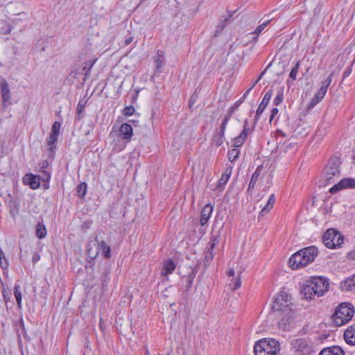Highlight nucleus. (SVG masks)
<instances>
[{
    "label": "nucleus",
    "mask_w": 355,
    "mask_h": 355,
    "mask_svg": "<svg viewBox=\"0 0 355 355\" xmlns=\"http://www.w3.org/2000/svg\"><path fill=\"white\" fill-rule=\"evenodd\" d=\"M344 338L347 344L355 345V324L350 326L345 330Z\"/></svg>",
    "instance_id": "20"
},
{
    "label": "nucleus",
    "mask_w": 355,
    "mask_h": 355,
    "mask_svg": "<svg viewBox=\"0 0 355 355\" xmlns=\"http://www.w3.org/2000/svg\"><path fill=\"white\" fill-rule=\"evenodd\" d=\"M319 355H345V352L340 347L333 345L322 349Z\"/></svg>",
    "instance_id": "16"
},
{
    "label": "nucleus",
    "mask_w": 355,
    "mask_h": 355,
    "mask_svg": "<svg viewBox=\"0 0 355 355\" xmlns=\"http://www.w3.org/2000/svg\"><path fill=\"white\" fill-rule=\"evenodd\" d=\"M234 112V109L232 107L227 114H226L222 121V123L220 127V130H217L218 132L225 134V131L226 129L227 124L228 123L230 119H231V116Z\"/></svg>",
    "instance_id": "27"
},
{
    "label": "nucleus",
    "mask_w": 355,
    "mask_h": 355,
    "mask_svg": "<svg viewBox=\"0 0 355 355\" xmlns=\"http://www.w3.org/2000/svg\"><path fill=\"white\" fill-rule=\"evenodd\" d=\"M349 73V72H347V71H345V76H348Z\"/></svg>",
    "instance_id": "56"
},
{
    "label": "nucleus",
    "mask_w": 355,
    "mask_h": 355,
    "mask_svg": "<svg viewBox=\"0 0 355 355\" xmlns=\"http://www.w3.org/2000/svg\"><path fill=\"white\" fill-rule=\"evenodd\" d=\"M265 174H266V171H265V169H264V167L263 166V165L259 166L256 168L255 171L254 172V173L252 175L251 180H250L249 185H248V190L250 191L251 189H253L254 188L257 182L259 180L262 179L263 178V176L265 175Z\"/></svg>",
    "instance_id": "10"
},
{
    "label": "nucleus",
    "mask_w": 355,
    "mask_h": 355,
    "mask_svg": "<svg viewBox=\"0 0 355 355\" xmlns=\"http://www.w3.org/2000/svg\"><path fill=\"white\" fill-rule=\"evenodd\" d=\"M263 74V72L259 76L258 80H256V82L254 83V85L250 87L249 88L245 93L242 96V98H245L247 95H248V94L250 93V90L253 88V87L254 86V85L261 79V78L262 77Z\"/></svg>",
    "instance_id": "44"
},
{
    "label": "nucleus",
    "mask_w": 355,
    "mask_h": 355,
    "mask_svg": "<svg viewBox=\"0 0 355 355\" xmlns=\"http://www.w3.org/2000/svg\"><path fill=\"white\" fill-rule=\"evenodd\" d=\"M250 133V128L247 126V121H245L242 132L233 139V146L236 148L241 146Z\"/></svg>",
    "instance_id": "11"
},
{
    "label": "nucleus",
    "mask_w": 355,
    "mask_h": 355,
    "mask_svg": "<svg viewBox=\"0 0 355 355\" xmlns=\"http://www.w3.org/2000/svg\"><path fill=\"white\" fill-rule=\"evenodd\" d=\"M318 254L316 247H306L293 254L288 260V263L293 270L299 269L313 262Z\"/></svg>",
    "instance_id": "2"
},
{
    "label": "nucleus",
    "mask_w": 355,
    "mask_h": 355,
    "mask_svg": "<svg viewBox=\"0 0 355 355\" xmlns=\"http://www.w3.org/2000/svg\"><path fill=\"white\" fill-rule=\"evenodd\" d=\"M318 91L325 95L327 92V89L325 87H320Z\"/></svg>",
    "instance_id": "51"
},
{
    "label": "nucleus",
    "mask_w": 355,
    "mask_h": 355,
    "mask_svg": "<svg viewBox=\"0 0 355 355\" xmlns=\"http://www.w3.org/2000/svg\"><path fill=\"white\" fill-rule=\"evenodd\" d=\"M240 150L238 148L234 147V148L228 151V159L232 162L237 159L239 157Z\"/></svg>",
    "instance_id": "31"
},
{
    "label": "nucleus",
    "mask_w": 355,
    "mask_h": 355,
    "mask_svg": "<svg viewBox=\"0 0 355 355\" xmlns=\"http://www.w3.org/2000/svg\"><path fill=\"white\" fill-rule=\"evenodd\" d=\"M24 182L28 184L31 189H36L40 187V182L37 176L26 175L23 180Z\"/></svg>",
    "instance_id": "22"
},
{
    "label": "nucleus",
    "mask_w": 355,
    "mask_h": 355,
    "mask_svg": "<svg viewBox=\"0 0 355 355\" xmlns=\"http://www.w3.org/2000/svg\"><path fill=\"white\" fill-rule=\"evenodd\" d=\"M120 136L125 140V142H128L133 135V130L132 126L128 123H123L119 128Z\"/></svg>",
    "instance_id": "14"
},
{
    "label": "nucleus",
    "mask_w": 355,
    "mask_h": 355,
    "mask_svg": "<svg viewBox=\"0 0 355 355\" xmlns=\"http://www.w3.org/2000/svg\"><path fill=\"white\" fill-rule=\"evenodd\" d=\"M275 202V194H271L267 201L266 205L262 208L260 214H263V213L269 212L273 207V205Z\"/></svg>",
    "instance_id": "26"
},
{
    "label": "nucleus",
    "mask_w": 355,
    "mask_h": 355,
    "mask_svg": "<svg viewBox=\"0 0 355 355\" xmlns=\"http://www.w3.org/2000/svg\"><path fill=\"white\" fill-rule=\"evenodd\" d=\"M318 297L322 296L329 289V280L323 277H313L309 280Z\"/></svg>",
    "instance_id": "8"
},
{
    "label": "nucleus",
    "mask_w": 355,
    "mask_h": 355,
    "mask_svg": "<svg viewBox=\"0 0 355 355\" xmlns=\"http://www.w3.org/2000/svg\"><path fill=\"white\" fill-rule=\"evenodd\" d=\"M109 275V272L105 273V277H107Z\"/></svg>",
    "instance_id": "57"
},
{
    "label": "nucleus",
    "mask_w": 355,
    "mask_h": 355,
    "mask_svg": "<svg viewBox=\"0 0 355 355\" xmlns=\"http://www.w3.org/2000/svg\"><path fill=\"white\" fill-rule=\"evenodd\" d=\"M291 345L297 355H309L315 351L313 343L306 338H294L291 341Z\"/></svg>",
    "instance_id": "6"
},
{
    "label": "nucleus",
    "mask_w": 355,
    "mask_h": 355,
    "mask_svg": "<svg viewBox=\"0 0 355 355\" xmlns=\"http://www.w3.org/2000/svg\"><path fill=\"white\" fill-rule=\"evenodd\" d=\"M8 261L6 258L4 252L2 249L0 248V266L2 269H7L8 267Z\"/></svg>",
    "instance_id": "35"
},
{
    "label": "nucleus",
    "mask_w": 355,
    "mask_h": 355,
    "mask_svg": "<svg viewBox=\"0 0 355 355\" xmlns=\"http://www.w3.org/2000/svg\"><path fill=\"white\" fill-rule=\"evenodd\" d=\"M155 70L157 72H162V69L165 63V55L164 51L158 50L154 57Z\"/></svg>",
    "instance_id": "15"
},
{
    "label": "nucleus",
    "mask_w": 355,
    "mask_h": 355,
    "mask_svg": "<svg viewBox=\"0 0 355 355\" xmlns=\"http://www.w3.org/2000/svg\"><path fill=\"white\" fill-rule=\"evenodd\" d=\"M58 137V135L50 133V135L49 136V137L46 139L47 144L49 146V150L51 151H53L55 148V144L57 141Z\"/></svg>",
    "instance_id": "28"
},
{
    "label": "nucleus",
    "mask_w": 355,
    "mask_h": 355,
    "mask_svg": "<svg viewBox=\"0 0 355 355\" xmlns=\"http://www.w3.org/2000/svg\"><path fill=\"white\" fill-rule=\"evenodd\" d=\"M146 355H148V350L146 351Z\"/></svg>",
    "instance_id": "58"
},
{
    "label": "nucleus",
    "mask_w": 355,
    "mask_h": 355,
    "mask_svg": "<svg viewBox=\"0 0 355 355\" xmlns=\"http://www.w3.org/2000/svg\"><path fill=\"white\" fill-rule=\"evenodd\" d=\"M213 258H214L213 250L208 248V250L206 252L205 257V260H204L205 265V266L209 265L210 263L211 262Z\"/></svg>",
    "instance_id": "36"
},
{
    "label": "nucleus",
    "mask_w": 355,
    "mask_h": 355,
    "mask_svg": "<svg viewBox=\"0 0 355 355\" xmlns=\"http://www.w3.org/2000/svg\"><path fill=\"white\" fill-rule=\"evenodd\" d=\"M279 343L274 338H263L255 343L254 355H279Z\"/></svg>",
    "instance_id": "3"
},
{
    "label": "nucleus",
    "mask_w": 355,
    "mask_h": 355,
    "mask_svg": "<svg viewBox=\"0 0 355 355\" xmlns=\"http://www.w3.org/2000/svg\"><path fill=\"white\" fill-rule=\"evenodd\" d=\"M279 110L277 108L275 107L271 111V114H270V121L271 122L274 118L275 117V116L277 114Z\"/></svg>",
    "instance_id": "45"
},
{
    "label": "nucleus",
    "mask_w": 355,
    "mask_h": 355,
    "mask_svg": "<svg viewBox=\"0 0 355 355\" xmlns=\"http://www.w3.org/2000/svg\"><path fill=\"white\" fill-rule=\"evenodd\" d=\"M272 96V90L269 89L264 95L261 103L259 104L255 115V119L258 120L259 116L263 113L266 107L268 104L271 97Z\"/></svg>",
    "instance_id": "13"
},
{
    "label": "nucleus",
    "mask_w": 355,
    "mask_h": 355,
    "mask_svg": "<svg viewBox=\"0 0 355 355\" xmlns=\"http://www.w3.org/2000/svg\"><path fill=\"white\" fill-rule=\"evenodd\" d=\"M324 94L318 91L313 97L320 102L324 97Z\"/></svg>",
    "instance_id": "46"
},
{
    "label": "nucleus",
    "mask_w": 355,
    "mask_h": 355,
    "mask_svg": "<svg viewBox=\"0 0 355 355\" xmlns=\"http://www.w3.org/2000/svg\"><path fill=\"white\" fill-rule=\"evenodd\" d=\"M241 285V281L240 277L233 278L229 283V286L232 290H236L239 288Z\"/></svg>",
    "instance_id": "34"
},
{
    "label": "nucleus",
    "mask_w": 355,
    "mask_h": 355,
    "mask_svg": "<svg viewBox=\"0 0 355 355\" xmlns=\"http://www.w3.org/2000/svg\"><path fill=\"white\" fill-rule=\"evenodd\" d=\"M301 293L306 300H311L315 295L314 288L309 280L304 283Z\"/></svg>",
    "instance_id": "19"
},
{
    "label": "nucleus",
    "mask_w": 355,
    "mask_h": 355,
    "mask_svg": "<svg viewBox=\"0 0 355 355\" xmlns=\"http://www.w3.org/2000/svg\"><path fill=\"white\" fill-rule=\"evenodd\" d=\"M272 307L275 311L282 313V318L279 322V327L288 330L295 315L291 296L286 291H280L275 297Z\"/></svg>",
    "instance_id": "1"
},
{
    "label": "nucleus",
    "mask_w": 355,
    "mask_h": 355,
    "mask_svg": "<svg viewBox=\"0 0 355 355\" xmlns=\"http://www.w3.org/2000/svg\"><path fill=\"white\" fill-rule=\"evenodd\" d=\"M44 178L45 179V181H49L50 180V175L46 172H44Z\"/></svg>",
    "instance_id": "53"
},
{
    "label": "nucleus",
    "mask_w": 355,
    "mask_h": 355,
    "mask_svg": "<svg viewBox=\"0 0 355 355\" xmlns=\"http://www.w3.org/2000/svg\"><path fill=\"white\" fill-rule=\"evenodd\" d=\"M175 268V263L171 259H168L164 261L161 273L163 276L166 277L168 275L173 273Z\"/></svg>",
    "instance_id": "23"
},
{
    "label": "nucleus",
    "mask_w": 355,
    "mask_h": 355,
    "mask_svg": "<svg viewBox=\"0 0 355 355\" xmlns=\"http://www.w3.org/2000/svg\"><path fill=\"white\" fill-rule=\"evenodd\" d=\"M60 127H61L60 123L55 121L52 125L51 133L58 135L59 132H60Z\"/></svg>",
    "instance_id": "41"
},
{
    "label": "nucleus",
    "mask_w": 355,
    "mask_h": 355,
    "mask_svg": "<svg viewBox=\"0 0 355 355\" xmlns=\"http://www.w3.org/2000/svg\"><path fill=\"white\" fill-rule=\"evenodd\" d=\"M344 238L334 229L327 230L323 235V243L328 248H336L343 243Z\"/></svg>",
    "instance_id": "7"
},
{
    "label": "nucleus",
    "mask_w": 355,
    "mask_h": 355,
    "mask_svg": "<svg viewBox=\"0 0 355 355\" xmlns=\"http://www.w3.org/2000/svg\"><path fill=\"white\" fill-rule=\"evenodd\" d=\"M213 211V207L210 204H207L201 211L200 223L201 225H205L209 219Z\"/></svg>",
    "instance_id": "18"
},
{
    "label": "nucleus",
    "mask_w": 355,
    "mask_h": 355,
    "mask_svg": "<svg viewBox=\"0 0 355 355\" xmlns=\"http://www.w3.org/2000/svg\"><path fill=\"white\" fill-rule=\"evenodd\" d=\"M232 173V166H230L226 168L224 173L221 175L220 180L218 182L217 189L223 190L224 186L228 182Z\"/></svg>",
    "instance_id": "21"
},
{
    "label": "nucleus",
    "mask_w": 355,
    "mask_h": 355,
    "mask_svg": "<svg viewBox=\"0 0 355 355\" xmlns=\"http://www.w3.org/2000/svg\"><path fill=\"white\" fill-rule=\"evenodd\" d=\"M333 73H331L327 78L322 80L321 83V87L328 89L332 81Z\"/></svg>",
    "instance_id": "40"
},
{
    "label": "nucleus",
    "mask_w": 355,
    "mask_h": 355,
    "mask_svg": "<svg viewBox=\"0 0 355 355\" xmlns=\"http://www.w3.org/2000/svg\"><path fill=\"white\" fill-rule=\"evenodd\" d=\"M98 252H101L107 259L110 257L111 249L105 241H101L98 243Z\"/></svg>",
    "instance_id": "25"
},
{
    "label": "nucleus",
    "mask_w": 355,
    "mask_h": 355,
    "mask_svg": "<svg viewBox=\"0 0 355 355\" xmlns=\"http://www.w3.org/2000/svg\"><path fill=\"white\" fill-rule=\"evenodd\" d=\"M36 235L39 239H43L46 236V230L44 224L37 223L36 226Z\"/></svg>",
    "instance_id": "29"
},
{
    "label": "nucleus",
    "mask_w": 355,
    "mask_h": 355,
    "mask_svg": "<svg viewBox=\"0 0 355 355\" xmlns=\"http://www.w3.org/2000/svg\"><path fill=\"white\" fill-rule=\"evenodd\" d=\"M227 274L229 277H232L234 275V270L233 269H230L227 271Z\"/></svg>",
    "instance_id": "52"
},
{
    "label": "nucleus",
    "mask_w": 355,
    "mask_h": 355,
    "mask_svg": "<svg viewBox=\"0 0 355 355\" xmlns=\"http://www.w3.org/2000/svg\"><path fill=\"white\" fill-rule=\"evenodd\" d=\"M220 243L219 237L218 235H213L211 236V241L209 242V249L211 250H214V249L216 248V246L218 245Z\"/></svg>",
    "instance_id": "38"
},
{
    "label": "nucleus",
    "mask_w": 355,
    "mask_h": 355,
    "mask_svg": "<svg viewBox=\"0 0 355 355\" xmlns=\"http://www.w3.org/2000/svg\"><path fill=\"white\" fill-rule=\"evenodd\" d=\"M14 296L16 299L17 306L19 308L21 307V293L20 291V286L19 285H15L14 288Z\"/></svg>",
    "instance_id": "32"
},
{
    "label": "nucleus",
    "mask_w": 355,
    "mask_h": 355,
    "mask_svg": "<svg viewBox=\"0 0 355 355\" xmlns=\"http://www.w3.org/2000/svg\"><path fill=\"white\" fill-rule=\"evenodd\" d=\"M0 89L2 96L3 105L6 106V103L10 99V89L6 80L0 76Z\"/></svg>",
    "instance_id": "12"
},
{
    "label": "nucleus",
    "mask_w": 355,
    "mask_h": 355,
    "mask_svg": "<svg viewBox=\"0 0 355 355\" xmlns=\"http://www.w3.org/2000/svg\"><path fill=\"white\" fill-rule=\"evenodd\" d=\"M135 112V108L133 106H127L123 110V114L125 116H131Z\"/></svg>",
    "instance_id": "42"
},
{
    "label": "nucleus",
    "mask_w": 355,
    "mask_h": 355,
    "mask_svg": "<svg viewBox=\"0 0 355 355\" xmlns=\"http://www.w3.org/2000/svg\"><path fill=\"white\" fill-rule=\"evenodd\" d=\"M354 314V307L350 303H342L336 309L334 321L337 326H341L349 322Z\"/></svg>",
    "instance_id": "5"
},
{
    "label": "nucleus",
    "mask_w": 355,
    "mask_h": 355,
    "mask_svg": "<svg viewBox=\"0 0 355 355\" xmlns=\"http://www.w3.org/2000/svg\"><path fill=\"white\" fill-rule=\"evenodd\" d=\"M84 110V106L79 102L77 106V111L78 114H80Z\"/></svg>",
    "instance_id": "48"
},
{
    "label": "nucleus",
    "mask_w": 355,
    "mask_h": 355,
    "mask_svg": "<svg viewBox=\"0 0 355 355\" xmlns=\"http://www.w3.org/2000/svg\"><path fill=\"white\" fill-rule=\"evenodd\" d=\"M284 99V89L282 88L277 91V95L273 101V103L275 105L281 104Z\"/></svg>",
    "instance_id": "33"
},
{
    "label": "nucleus",
    "mask_w": 355,
    "mask_h": 355,
    "mask_svg": "<svg viewBox=\"0 0 355 355\" xmlns=\"http://www.w3.org/2000/svg\"><path fill=\"white\" fill-rule=\"evenodd\" d=\"M318 103L319 101L313 97L307 105V110L309 111L312 110Z\"/></svg>",
    "instance_id": "43"
},
{
    "label": "nucleus",
    "mask_w": 355,
    "mask_h": 355,
    "mask_svg": "<svg viewBox=\"0 0 355 355\" xmlns=\"http://www.w3.org/2000/svg\"><path fill=\"white\" fill-rule=\"evenodd\" d=\"M300 67V61L298 60L297 62H296V63L295 64L294 67L292 68L289 73V78L286 81L288 85H291L293 82L296 80Z\"/></svg>",
    "instance_id": "24"
},
{
    "label": "nucleus",
    "mask_w": 355,
    "mask_h": 355,
    "mask_svg": "<svg viewBox=\"0 0 355 355\" xmlns=\"http://www.w3.org/2000/svg\"><path fill=\"white\" fill-rule=\"evenodd\" d=\"M40 255H39V254H34V255H33V261L34 263H35V262H37V261H39V260H40Z\"/></svg>",
    "instance_id": "50"
},
{
    "label": "nucleus",
    "mask_w": 355,
    "mask_h": 355,
    "mask_svg": "<svg viewBox=\"0 0 355 355\" xmlns=\"http://www.w3.org/2000/svg\"><path fill=\"white\" fill-rule=\"evenodd\" d=\"M271 19H268V21L263 22L259 26L257 27V28L253 32V34L259 35L264 28L268 26V24L270 22Z\"/></svg>",
    "instance_id": "37"
},
{
    "label": "nucleus",
    "mask_w": 355,
    "mask_h": 355,
    "mask_svg": "<svg viewBox=\"0 0 355 355\" xmlns=\"http://www.w3.org/2000/svg\"><path fill=\"white\" fill-rule=\"evenodd\" d=\"M340 288L344 291H355V274L342 282Z\"/></svg>",
    "instance_id": "17"
},
{
    "label": "nucleus",
    "mask_w": 355,
    "mask_h": 355,
    "mask_svg": "<svg viewBox=\"0 0 355 355\" xmlns=\"http://www.w3.org/2000/svg\"><path fill=\"white\" fill-rule=\"evenodd\" d=\"M133 41V37L132 36H130L128 37H127L125 40V45H128L130 44Z\"/></svg>",
    "instance_id": "49"
},
{
    "label": "nucleus",
    "mask_w": 355,
    "mask_h": 355,
    "mask_svg": "<svg viewBox=\"0 0 355 355\" xmlns=\"http://www.w3.org/2000/svg\"><path fill=\"white\" fill-rule=\"evenodd\" d=\"M340 162L338 157H334L330 158L322 173V180L325 184H333L340 178Z\"/></svg>",
    "instance_id": "4"
},
{
    "label": "nucleus",
    "mask_w": 355,
    "mask_h": 355,
    "mask_svg": "<svg viewBox=\"0 0 355 355\" xmlns=\"http://www.w3.org/2000/svg\"><path fill=\"white\" fill-rule=\"evenodd\" d=\"M346 188H355V180L352 178H344L341 180L338 184H334L330 189L329 192L331 193Z\"/></svg>",
    "instance_id": "9"
},
{
    "label": "nucleus",
    "mask_w": 355,
    "mask_h": 355,
    "mask_svg": "<svg viewBox=\"0 0 355 355\" xmlns=\"http://www.w3.org/2000/svg\"><path fill=\"white\" fill-rule=\"evenodd\" d=\"M242 101H243V98H241L239 101H236V103H235V106L237 107H239L241 103H242Z\"/></svg>",
    "instance_id": "54"
},
{
    "label": "nucleus",
    "mask_w": 355,
    "mask_h": 355,
    "mask_svg": "<svg viewBox=\"0 0 355 355\" xmlns=\"http://www.w3.org/2000/svg\"><path fill=\"white\" fill-rule=\"evenodd\" d=\"M12 29V26L10 24H7L5 31L2 33L4 34H9V33H10Z\"/></svg>",
    "instance_id": "47"
},
{
    "label": "nucleus",
    "mask_w": 355,
    "mask_h": 355,
    "mask_svg": "<svg viewBox=\"0 0 355 355\" xmlns=\"http://www.w3.org/2000/svg\"><path fill=\"white\" fill-rule=\"evenodd\" d=\"M87 192V184L83 182L78 186V193L80 197L83 198Z\"/></svg>",
    "instance_id": "39"
},
{
    "label": "nucleus",
    "mask_w": 355,
    "mask_h": 355,
    "mask_svg": "<svg viewBox=\"0 0 355 355\" xmlns=\"http://www.w3.org/2000/svg\"><path fill=\"white\" fill-rule=\"evenodd\" d=\"M224 135L223 133H220L218 131H216V134L213 137V143L216 146H220L223 144L224 141Z\"/></svg>",
    "instance_id": "30"
},
{
    "label": "nucleus",
    "mask_w": 355,
    "mask_h": 355,
    "mask_svg": "<svg viewBox=\"0 0 355 355\" xmlns=\"http://www.w3.org/2000/svg\"><path fill=\"white\" fill-rule=\"evenodd\" d=\"M95 61H96V60L93 61V62L90 64V67H89V69H90V68L94 65V64L95 63Z\"/></svg>",
    "instance_id": "55"
}]
</instances>
